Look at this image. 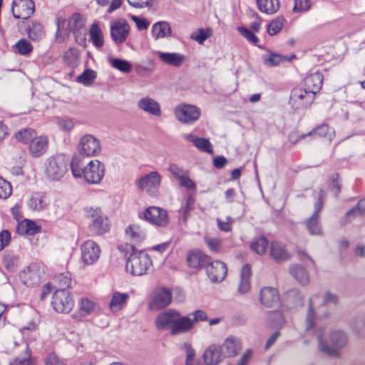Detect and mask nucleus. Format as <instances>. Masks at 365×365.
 I'll list each match as a JSON object with an SVG mask.
<instances>
[{
    "mask_svg": "<svg viewBox=\"0 0 365 365\" xmlns=\"http://www.w3.org/2000/svg\"><path fill=\"white\" fill-rule=\"evenodd\" d=\"M130 299V295L127 293H122L118 291L113 292L109 303V309L113 312H117L123 309Z\"/></svg>",
    "mask_w": 365,
    "mask_h": 365,
    "instance_id": "obj_30",
    "label": "nucleus"
},
{
    "mask_svg": "<svg viewBox=\"0 0 365 365\" xmlns=\"http://www.w3.org/2000/svg\"><path fill=\"white\" fill-rule=\"evenodd\" d=\"M361 217H365V200L364 199L359 200L356 206L345 213L341 218L340 223L344 225Z\"/></svg>",
    "mask_w": 365,
    "mask_h": 365,
    "instance_id": "obj_23",
    "label": "nucleus"
},
{
    "mask_svg": "<svg viewBox=\"0 0 365 365\" xmlns=\"http://www.w3.org/2000/svg\"><path fill=\"white\" fill-rule=\"evenodd\" d=\"M291 275L302 285L309 282V274L304 267L295 264L290 267Z\"/></svg>",
    "mask_w": 365,
    "mask_h": 365,
    "instance_id": "obj_39",
    "label": "nucleus"
},
{
    "mask_svg": "<svg viewBox=\"0 0 365 365\" xmlns=\"http://www.w3.org/2000/svg\"><path fill=\"white\" fill-rule=\"evenodd\" d=\"M310 0H294V11L299 12L307 11L311 7Z\"/></svg>",
    "mask_w": 365,
    "mask_h": 365,
    "instance_id": "obj_59",
    "label": "nucleus"
},
{
    "mask_svg": "<svg viewBox=\"0 0 365 365\" xmlns=\"http://www.w3.org/2000/svg\"><path fill=\"white\" fill-rule=\"evenodd\" d=\"M27 33L32 41H39L45 34L42 25L36 21H32L28 26Z\"/></svg>",
    "mask_w": 365,
    "mask_h": 365,
    "instance_id": "obj_44",
    "label": "nucleus"
},
{
    "mask_svg": "<svg viewBox=\"0 0 365 365\" xmlns=\"http://www.w3.org/2000/svg\"><path fill=\"white\" fill-rule=\"evenodd\" d=\"M86 217L91 218L92 221L89 225V230L93 235H101L110 230V222L106 215L98 207H88L84 209Z\"/></svg>",
    "mask_w": 365,
    "mask_h": 365,
    "instance_id": "obj_8",
    "label": "nucleus"
},
{
    "mask_svg": "<svg viewBox=\"0 0 365 365\" xmlns=\"http://www.w3.org/2000/svg\"><path fill=\"white\" fill-rule=\"evenodd\" d=\"M182 350L185 352L186 357L185 360L193 359L195 358V351L192 348L190 343L185 342L181 346Z\"/></svg>",
    "mask_w": 365,
    "mask_h": 365,
    "instance_id": "obj_62",
    "label": "nucleus"
},
{
    "mask_svg": "<svg viewBox=\"0 0 365 365\" xmlns=\"http://www.w3.org/2000/svg\"><path fill=\"white\" fill-rule=\"evenodd\" d=\"M138 107L152 115L158 117L161 115L160 104L155 100L148 96L141 98L138 102Z\"/></svg>",
    "mask_w": 365,
    "mask_h": 365,
    "instance_id": "obj_25",
    "label": "nucleus"
},
{
    "mask_svg": "<svg viewBox=\"0 0 365 365\" xmlns=\"http://www.w3.org/2000/svg\"><path fill=\"white\" fill-rule=\"evenodd\" d=\"M86 21V18L79 13H74L70 17V25L73 26L76 41L81 45L86 42V31L84 29Z\"/></svg>",
    "mask_w": 365,
    "mask_h": 365,
    "instance_id": "obj_19",
    "label": "nucleus"
},
{
    "mask_svg": "<svg viewBox=\"0 0 365 365\" xmlns=\"http://www.w3.org/2000/svg\"><path fill=\"white\" fill-rule=\"evenodd\" d=\"M182 350L185 352L186 357L185 360L193 359L195 358V351L192 348L190 343L185 342L181 346Z\"/></svg>",
    "mask_w": 365,
    "mask_h": 365,
    "instance_id": "obj_63",
    "label": "nucleus"
},
{
    "mask_svg": "<svg viewBox=\"0 0 365 365\" xmlns=\"http://www.w3.org/2000/svg\"><path fill=\"white\" fill-rule=\"evenodd\" d=\"M95 307V302L88 298H82L79 304V317H84L91 314Z\"/></svg>",
    "mask_w": 365,
    "mask_h": 365,
    "instance_id": "obj_49",
    "label": "nucleus"
},
{
    "mask_svg": "<svg viewBox=\"0 0 365 365\" xmlns=\"http://www.w3.org/2000/svg\"><path fill=\"white\" fill-rule=\"evenodd\" d=\"M140 218H143L150 224L165 227L169 222V218L167 212L158 207H150L144 212L139 215Z\"/></svg>",
    "mask_w": 365,
    "mask_h": 365,
    "instance_id": "obj_11",
    "label": "nucleus"
},
{
    "mask_svg": "<svg viewBox=\"0 0 365 365\" xmlns=\"http://www.w3.org/2000/svg\"><path fill=\"white\" fill-rule=\"evenodd\" d=\"M237 31L240 32V34L245 38L249 42L257 45V43L259 42L258 37L251 31L247 29L245 27L240 26L237 28Z\"/></svg>",
    "mask_w": 365,
    "mask_h": 365,
    "instance_id": "obj_56",
    "label": "nucleus"
},
{
    "mask_svg": "<svg viewBox=\"0 0 365 365\" xmlns=\"http://www.w3.org/2000/svg\"><path fill=\"white\" fill-rule=\"evenodd\" d=\"M34 3L32 0H14L11 11L14 18L26 19L34 12Z\"/></svg>",
    "mask_w": 365,
    "mask_h": 365,
    "instance_id": "obj_15",
    "label": "nucleus"
},
{
    "mask_svg": "<svg viewBox=\"0 0 365 365\" xmlns=\"http://www.w3.org/2000/svg\"><path fill=\"white\" fill-rule=\"evenodd\" d=\"M151 33L155 39H160L170 37L172 31L168 22L159 21L153 25Z\"/></svg>",
    "mask_w": 365,
    "mask_h": 365,
    "instance_id": "obj_37",
    "label": "nucleus"
},
{
    "mask_svg": "<svg viewBox=\"0 0 365 365\" xmlns=\"http://www.w3.org/2000/svg\"><path fill=\"white\" fill-rule=\"evenodd\" d=\"M172 294L170 289L165 288L157 289L154 292L149 307L152 310H158L168 306L171 302Z\"/></svg>",
    "mask_w": 365,
    "mask_h": 365,
    "instance_id": "obj_16",
    "label": "nucleus"
},
{
    "mask_svg": "<svg viewBox=\"0 0 365 365\" xmlns=\"http://www.w3.org/2000/svg\"><path fill=\"white\" fill-rule=\"evenodd\" d=\"M251 275V267L250 265H245L240 274V282L238 291L241 294L247 293L250 289V279Z\"/></svg>",
    "mask_w": 365,
    "mask_h": 365,
    "instance_id": "obj_40",
    "label": "nucleus"
},
{
    "mask_svg": "<svg viewBox=\"0 0 365 365\" xmlns=\"http://www.w3.org/2000/svg\"><path fill=\"white\" fill-rule=\"evenodd\" d=\"M233 222V220L230 217H227L226 220L223 221L221 219L217 220V227L218 228L225 232L230 231L232 229V224Z\"/></svg>",
    "mask_w": 365,
    "mask_h": 365,
    "instance_id": "obj_61",
    "label": "nucleus"
},
{
    "mask_svg": "<svg viewBox=\"0 0 365 365\" xmlns=\"http://www.w3.org/2000/svg\"><path fill=\"white\" fill-rule=\"evenodd\" d=\"M132 252L130 253L125 264V270L132 275L141 276L145 274L152 266V262L143 250H137L130 245Z\"/></svg>",
    "mask_w": 365,
    "mask_h": 365,
    "instance_id": "obj_4",
    "label": "nucleus"
},
{
    "mask_svg": "<svg viewBox=\"0 0 365 365\" xmlns=\"http://www.w3.org/2000/svg\"><path fill=\"white\" fill-rule=\"evenodd\" d=\"M56 25L55 41L58 43H62L68 37V19L66 16H58L56 20Z\"/></svg>",
    "mask_w": 365,
    "mask_h": 365,
    "instance_id": "obj_32",
    "label": "nucleus"
},
{
    "mask_svg": "<svg viewBox=\"0 0 365 365\" xmlns=\"http://www.w3.org/2000/svg\"><path fill=\"white\" fill-rule=\"evenodd\" d=\"M260 302L267 307L277 305L279 302L277 290L273 287H264L260 292Z\"/></svg>",
    "mask_w": 365,
    "mask_h": 365,
    "instance_id": "obj_28",
    "label": "nucleus"
},
{
    "mask_svg": "<svg viewBox=\"0 0 365 365\" xmlns=\"http://www.w3.org/2000/svg\"><path fill=\"white\" fill-rule=\"evenodd\" d=\"M324 192L320 190L318 195V200L315 203L314 212L307 221V228L311 235H321L322 228L319 222V213L323 205Z\"/></svg>",
    "mask_w": 365,
    "mask_h": 365,
    "instance_id": "obj_18",
    "label": "nucleus"
},
{
    "mask_svg": "<svg viewBox=\"0 0 365 365\" xmlns=\"http://www.w3.org/2000/svg\"><path fill=\"white\" fill-rule=\"evenodd\" d=\"M285 20L282 16L274 19L267 25V32L270 36L277 34L284 27Z\"/></svg>",
    "mask_w": 365,
    "mask_h": 365,
    "instance_id": "obj_51",
    "label": "nucleus"
},
{
    "mask_svg": "<svg viewBox=\"0 0 365 365\" xmlns=\"http://www.w3.org/2000/svg\"><path fill=\"white\" fill-rule=\"evenodd\" d=\"M36 135V133L31 128H24L18 131L15 134V138L18 141L25 144H30Z\"/></svg>",
    "mask_w": 365,
    "mask_h": 365,
    "instance_id": "obj_46",
    "label": "nucleus"
},
{
    "mask_svg": "<svg viewBox=\"0 0 365 365\" xmlns=\"http://www.w3.org/2000/svg\"><path fill=\"white\" fill-rule=\"evenodd\" d=\"M212 34V30L210 28L198 29L197 31L192 32L190 35V38L196 41L199 44H203L204 42Z\"/></svg>",
    "mask_w": 365,
    "mask_h": 365,
    "instance_id": "obj_50",
    "label": "nucleus"
},
{
    "mask_svg": "<svg viewBox=\"0 0 365 365\" xmlns=\"http://www.w3.org/2000/svg\"><path fill=\"white\" fill-rule=\"evenodd\" d=\"M324 76L320 72H315L308 75L304 80V88L311 91L315 96L318 93L322 86Z\"/></svg>",
    "mask_w": 365,
    "mask_h": 365,
    "instance_id": "obj_26",
    "label": "nucleus"
},
{
    "mask_svg": "<svg viewBox=\"0 0 365 365\" xmlns=\"http://www.w3.org/2000/svg\"><path fill=\"white\" fill-rule=\"evenodd\" d=\"M12 192V187L8 181L0 177V198L6 199Z\"/></svg>",
    "mask_w": 365,
    "mask_h": 365,
    "instance_id": "obj_55",
    "label": "nucleus"
},
{
    "mask_svg": "<svg viewBox=\"0 0 365 365\" xmlns=\"http://www.w3.org/2000/svg\"><path fill=\"white\" fill-rule=\"evenodd\" d=\"M16 48L22 55H26L29 53L32 49V45L26 39H21L16 44Z\"/></svg>",
    "mask_w": 365,
    "mask_h": 365,
    "instance_id": "obj_57",
    "label": "nucleus"
},
{
    "mask_svg": "<svg viewBox=\"0 0 365 365\" xmlns=\"http://www.w3.org/2000/svg\"><path fill=\"white\" fill-rule=\"evenodd\" d=\"M168 171L172 174V175L178 179L179 181L186 175L187 172L182 168L178 167L175 164H171L169 166Z\"/></svg>",
    "mask_w": 365,
    "mask_h": 365,
    "instance_id": "obj_58",
    "label": "nucleus"
},
{
    "mask_svg": "<svg viewBox=\"0 0 365 365\" xmlns=\"http://www.w3.org/2000/svg\"><path fill=\"white\" fill-rule=\"evenodd\" d=\"M41 227L37 225L34 221L24 220L19 222L16 227V232L21 235H33L40 232Z\"/></svg>",
    "mask_w": 365,
    "mask_h": 365,
    "instance_id": "obj_36",
    "label": "nucleus"
},
{
    "mask_svg": "<svg viewBox=\"0 0 365 365\" xmlns=\"http://www.w3.org/2000/svg\"><path fill=\"white\" fill-rule=\"evenodd\" d=\"M186 259L187 265L195 269L206 268L210 261V257L198 250L187 252Z\"/></svg>",
    "mask_w": 365,
    "mask_h": 365,
    "instance_id": "obj_20",
    "label": "nucleus"
},
{
    "mask_svg": "<svg viewBox=\"0 0 365 365\" xmlns=\"http://www.w3.org/2000/svg\"><path fill=\"white\" fill-rule=\"evenodd\" d=\"M89 36L93 46L96 48L100 49L103 46V34L98 24L94 23L91 26L89 29Z\"/></svg>",
    "mask_w": 365,
    "mask_h": 365,
    "instance_id": "obj_38",
    "label": "nucleus"
},
{
    "mask_svg": "<svg viewBox=\"0 0 365 365\" xmlns=\"http://www.w3.org/2000/svg\"><path fill=\"white\" fill-rule=\"evenodd\" d=\"M96 76L97 75L95 71L86 69L81 75L78 76L77 81L86 86H89L93 83Z\"/></svg>",
    "mask_w": 365,
    "mask_h": 365,
    "instance_id": "obj_52",
    "label": "nucleus"
},
{
    "mask_svg": "<svg viewBox=\"0 0 365 365\" xmlns=\"http://www.w3.org/2000/svg\"><path fill=\"white\" fill-rule=\"evenodd\" d=\"M175 115L180 122L192 124L200 118V110L193 105L182 104L176 107Z\"/></svg>",
    "mask_w": 365,
    "mask_h": 365,
    "instance_id": "obj_12",
    "label": "nucleus"
},
{
    "mask_svg": "<svg viewBox=\"0 0 365 365\" xmlns=\"http://www.w3.org/2000/svg\"><path fill=\"white\" fill-rule=\"evenodd\" d=\"M314 98V93L304 87L294 88L291 92L289 103L295 109H298L311 105Z\"/></svg>",
    "mask_w": 365,
    "mask_h": 365,
    "instance_id": "obj_10",
    "label": "nucleus"
},
{
    "mask_svg": "<svg viewBox=\"0 0 365 365\" xmlns=\"http://www.w3.org/2000/svg\"><path fill=\"white\" fill-rule=\"evenodd\" d=\"M269 242L264 237H260L255 240L250 245V248L258 255L264 254L268 247Z\"/></svg>",
    "mask_w": 365,
    "mask_h": 365,
    "instance_id": "obj_47",
    "label": "nucleus"
},
{
    "mask_svg": "<svg viewBox=\"0 0 365 365\" xmlns=\"http://www.w3.org/2000/svg\"><path fill=\"white\" fill-rule=\"evenodd\" d=\"M126 237L133 243L140 244L146 238V232L140 225L133 224L125 229Z\"/></svg>",
    "mask_w": 365,
    "mask_h": 365,
    "instance_id": "obj_29",
    "label": "nucleus"
},
{
    "mask_svg": "<svg viewBox=\"0 0 365 365\" xmlns=\"http://www.w3.org/2000/svg\"><path fill=\"white\" fill-rule=\"evenodd\" d=\"M156 54L163 63L175 67L180 66L185 60V56L180 53L157 51Z\"/></svg>",
    "mask_w": 365,
    "mask_h": 365,
    "instance_id": "obj_31",
    "label": "nucleus"
},
{
    "mask_svg": "<svg viewBox=\"0 0 365 365\" xmlns=\"http://www.w3.org/2000/svg\"><path fill=\"white\" fill-rule=\"evenodd\" d=\"M270 255L277 262L286 261L290 255L282 242L274 241L270 245Z\"/></svg>",
    "mask_w": 365,
    "mask_h": 365,
    "instance_id": "obj_33",
    "label": "nucleus"
},
{
    "mask_svg": "<svg viewBox=\"0 0 365 365\" xmlns=\"http://www.w3.org/2000/svg\"><path fill=\"white\" fill-rule=\"evenodd\" d=\"M324 334V329L323 328H318L314 332L319 350L329 356H339V350L344 347L347 343L346 333L340 330L332 331L329 335V344L323 339Z\"/></svg>",
    "mask_w": 365,
    "mask_h": 365,
    "instance_id": "obj_3",
    "label": "nucleus"
},
{
    "mask_svg": "<svg viewBox=\"0 0 365 365\" xmlns=\"http://www.w3.org/2000/svg\"><path fill=\"white\" fill-rule=\"evenodd\" d=\"M58 284V288L54 292L51 304L55 311L60 313H66L68 304V279L64 274H59L54 278Z\"/></svg>",
    "mask_w": 365,
    "mask_h": 365,
    "instance_id": "obj_6",
    "label": "nucleus"
},
{
    "mask_svg": "<svg viewBox=\"0 0 365 365\" xmlns=\"http://www.w3.org/2000/svg\"><path fill=\"white\" fill-rule=\"evenodd\" d=\"M110 37L116 44L123 43L127 39L130 32V25L124 19H119L110 25Z\"/></svg>",
    "mask_w": 365,
    "mask_h": 365,
    "instance_id": "obj_14",
    "label": "nucleus"
},
{
    "mask_svg": "<svg viewBox=\"0 0 365 365\" xmlns=\"http://www.w3.org/2000/svg\"><path fill=\"white\" fill-rule=\"evenodd\" d=\"M225 358L220 346L211 344L205 351L202 359L206 365H217Z\"/></svg>",
    "mask_w": 365,
    "mask_h": 365,
    "instance_id": "obj_22",
    "label": "nucleus"
},
{
    "mask_svg": "<svg viewBox=\"0 0 365 365\" xmlns=\"http://www.w3.org/2000/svg\"><path fill=\"white\" fill-rule=\"evenodd\" d=\"M70 169L76 180L90 185L100 184L106 173V165L99 160H91L86 163V160L83 161L81 156H72Z\"/></svg>",
    "mask_w": 365,
    "mask_h": 365,
    "instance_id": "obj_2",
    "label": "nucleus"
},
{
    "mask_svg": "<svg viewBox=\"0 0 365 365\" xmlns=\"http://www.w3.org/2000/svg\"><path fill=\"white\" fill-rule=\"evenodd\" d=\"M103 147L101 140L92 134H84L81 135L76 145V153L73 156L83 158H95L99 156L102 153Z\"/></svg>",
    "mask_w": 365,
    "mask_h": 365,
    "instance_id": "obj_5",
    "label": "nucleus"
},
{
    "mask_svg": "<svg viewBox=\"0 0 365 365\" xmlns=\"http://www.w3.org/2000/svg\"><path fill=\"white\" fill-rule=\"evenodd\" d=\"M303 297L296 289H290L285 293L284 303L289 309L303 306Z\"/></svg>",
    "mask_w": 365,
    "mask_h": 365,
    "instance_id": "obj_35",
    "label": "nucleus"
},
{
    "mask_svg": "<svg viewBox=\"0 0 365 365\" xmlns=\"http://www.w3.org/2000/svg\"><path fill=\"white\" fill-rule=\"evenodd\" d=\"M161 182L160 175L153 171L140 177L137 182L138 188L146 192L151 196H155L158 190Z\"/></svg>",
    "mask_w": 365,
    "mask_h": 365,
    "instance_id": "obj_9",
    "label": "nucleus"
},
{
    "mask_svg": "<svg viewBox=\"0 0 365 365\" xmlns=\"http://www.w3.org/2000/svg\"><path fill=\"white\" fill-rule=\"evenodd\" d=\"M48 205L47 198L41 193L34 194L28 202L29 207L33 210H41Z\"/></svg>",
    "mask_w": 365,
    "mask_h": 365,
    "instance_id": "obj_42",
    "label": "nucleus"
},
{
    "mask_svg": "<svg viewBox=\"0 0 365 365\" xmlns=\"http://www.w3.org/2000/svg\"><path fill=\"white\" fill-rule=\"evenodd\" d=\"M48 147V138L46 135L37 136L36 135L30 143L29 150L33 157L38 158L47 151Z\"/></svg>",
    "mask_w": 365,
    "mask_h": 365,
    "instance_id": "obj_21",
    "label": "nucleus"
},
{
    "mask_svg": "<svg viewBox=\"0 0 365 365\" xmlns=\"http://www.w3.org/2000/svg\"><path fill=\"white\" fill-rule=\"evenodd\" d=\"M108 61L113 68L122 73H129L132 71L131 63L126 60L117 58H110Z\"/></svg>",
    "mask_w": 365,
    "mask_h": 365,
    "instance_id": "obj_45",
    "label": "nucleus"
},
{
    "mask_svg": "<svg viewBox=\"0 0 365 365\" xmlns=\"http://www.w3.org/2000/svg\"><path fill=\"white\" fill-rule=\"evenodd\" d=\"M34 363V359L31 357V350L26 346L25 351L11 361L10 365H32Z\"/></svg>",
    "mask_w": 365,
    "mask_h": 365,
    "instance_id": "obj_48",
    "label": "nucleus"
},
{
    "mask_svg": "<svg viewBox=\"0 0 365 365\" xmlns=\"http://www.w3.org/2000/svg\"><path fill=\"white\" fill-rule=\"evenodd\" d=\"M68 158L65 153H59L48 158L45 163V175L52 180H60L67 172Z\"/></svg>",
    "mask_w": 365,
    "mask_h": 365,
    "instance_id": "obj_7",
    "label": "nucleus"
},
{
    "mask_svg": "<svg viewBox=\"0 0 365 365\" xmlns=\"http://www.w3.org/2000/svg\"><path fill=\"white\" fill-rule=\"evenodd\" d=\"M314 297H311L309 301L308 312L306 317V331L310 330L314 324Z\"/></svg>",
    "mask_w": 365,
    "mask_h": 365,
    "instance_id": "obj_53",
    "label": "nucleus"
},
{
    "mask_svg": "<svg viewBox=\"0 0 365 365\" xmlns=\"http://www.w3.org/2000/svg\"><path fill=\"white\" fill-rule=\"evenodd\" d=\"M207 319L206 313L201 309L182 316L177 309H168L156 317L155 324L158 330L169 331L172 336H177L190 331L196 323Z\"/></svg>",
    "mask_w": 365,
    "mask_h": 365,
    "instance_id": "obj_1",
    "label": "nucleus"
},
{
    "mask_svg": "<svg viewBox=\"0 0 365 365\" xmlns=\"http://www.w3.org/2000/svg\"><path fill=\"white\" fill-rule=\"evenodd\" d=\"M269 320L274 327H282L284 324V317L280 311H274L269 314Z\"/></svg>",
    "mask_w": 365,
    "mask_h": 365,
    "instance_id": "obj_54",
    "label": "nucleus"
},
{
    "mask_svg": "<svg viewBox=\"0 0 365 365\" xmlns=\"http://www.w3.org/2000/svg\"><path fill=\"white\" fill-rule=\"evenodd\" d=\"M24 283L27 286L38 285L41 281L40 272L36 264L29 265L26 270L24 271Z\"/></svg>",
    "mask_w": 365,
    "mask_h": 365,
    "instance_id": "obj_34",
    "label": "nucleus"
},
{
    "mask_svg": "<svg viewBox=\"0 0 365 365\" xmlns=\"http://www.w3.org/2000/svg\"><path fill=\"white\" fill-rule=\"evenodd\" d=\"M81 250L82 260L87 265L94 264L100 257L101 249L93 240L85 241L81 245Z\"/></svg>",
    "mask_w": 365,
    "mask_h": 365,
    "instance_id": "obj_13",
    "label": "nucleus"
},
{
    "mask_svg": "<svg viewBox=\"0 0 365 365\" xmlns=\"http://www.w3.org/2000/svg\"><path fill=\"white\" fill-rule=\"evenodd\" d=\"M204 240L211 251L217 252L220 250V240L219 239L205 237Z\"/></svg>",
    "mask_w": 365,
    "mask_h": 365,
    "instance_id": "obj_60",
    "label": "nucleus"
},
{
    "mask_svg": "<svg viewBox=\"0 0 365 365\" xmlns=\"http://www.w3.org/2000/svg\"><path fill=\"white\" fill-rule=\"evenodd\" d=\"M220 348L225 358L233 357L238 354L241 349L240 341L237 338L233 336L228 337L220 346Z\"/></svg>",
    "mask_w": 365,
    "mask_h": 365,
    "instance_id": "obj_27",
    "label": "nucleus"
},
{
    "mask_svg": "<svg viewBox=\"0 0 365 365\" xmlns=\"http://www.w3.org/2000/svg\"><path fill=\"white\" fill-rule=\"evenodd\" d=\"M307 135H317L321 138H326L331 141L335 135V132L327 124H322L307 133Z\"/></svg>",
    "mask_w": 365,
    "mask_h": 365,
    "instance_id": "obj_41",
    "label": "nucleus"
},
{
    "mask_svg": "<svg viewBox=\"0 0 365 365\" xmlns=\"http://www.w3.org/2000/svg\"><path fill=\"white\" fill-rule=\"evenodd\" d=\"M206 272L212 282H222L227 276V269L226 264L219 260L209 261L206 266Z\"/></svg>",
    "mask_w": 365,
    "mask_h": 365,
    "instance_id": "obj_17",
    "label": "nucleus"
},
{
    "mask_svg": "<svg viewBox=\"0 0 365 365\" xmlns=\"http://www.w3.org/2000/svg\"><path fill=\"white\" fill-rule=\"evenodd\" d=\"M259 9L266 14H272L279 9V0H257Z\"/></svg>",
    "mask_w": 365,
    "mask_h": 365,
    "instance_id": "obj_43",
    "label": "nucleus"
},
{
    "mask_svg": "<svg viewBox=\"0 0 365 365\" xmlns=\"http://www.w3.org/2000/svg\"><path fill=\"white\" fill-rule=\"evenodd\" d=\"M187 140L192 142L194 146L200 151L213 154L212 145L207 138H200L192 133H186L183 135Z\"/></svg>",
    "mask_w": 365,
    "mask_h": 365,
    "instance_id": "obj_24",
    "label": "nucleus"
},
{
    "mask_svg": "<svg viewBox=\"0 0 365 365\" xmlns=\"http://www.w3.org/2000/svg\"><path fill=\"white\" fill-rule=\"evenodd\" d=\"M284 58H285L280 55L272 53L268 57L264 58V61L267 65L272 66L278 65Z\"/></svg>",
    "mask_w": 365,
    "mask_h": 365,
    "instance_id": "obj_64",
    "label": "nucleus"
}]
</instances>
